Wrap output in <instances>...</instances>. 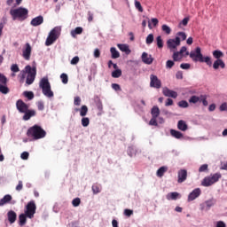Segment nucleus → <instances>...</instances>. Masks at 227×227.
Wrapping results in <instances>:
<instances>
[{
  "label": "nucleus",
  "instance_id": "obj_25",
  "mask_svg": "<svg viewBox=\"0 0 227 227\" xmlns=\"http://www.w3.org/2000/svg\"><path fill=\"white\" fill-rule=\"evenodd\" d=\"M177 129L179 130H182L183 132H185V130H187L188 126L187 123L185 122V121H179L177 122Z\"/></svg>",
  "mask_w": 227,
  "mask_h": 227
},
{
  "label": "nucleus",
  "instance_id": "obj_32",
  "mask_svg": "<svg viewBox=\"0 0 227 227\" xmlns=\"http://www.w3.org/2000/svg\"><path fill=\"white\" fill-rule=\"evenodd\" d=\"M151 114L153 118H159V114H160V110L159 106H153L151 110Z\"/></svg>",
  "mask_w": 227,
  "mask_h": 227
},
{
  "label": "nucleus",
  "instance_id": "obj_60",
  "mask_svg": "<svg viewBox=\"0 0 227 227\" xmlns=\"http://www.w3.org/2000/svg\"><path fill=\"white\" fill-rule=\"evenodd\" d=\"M175 62L173 60H168L166 63V68H173Z\"/></svg>",
  "mask_w": 227,
  "mask_h": 227
},
{
  "label": "nucleus",
  "instance_id": "obj_46",
  "mask_svg": "<svg viewBox=\"0 0 227 227\" xmlns=\"http://www.w3.org/2000/svg\"><path fill=\"white\" fill-rule=\"evenodd\" d=\"M178 106L182 107L183 109H187V107H189V103L185 100H182L178 102Z\"/></svg>",
  "mask_w": 227,
  "mask_h": 227
},
{
  "label": "nucleus",
  "instance_id": "obj_20",
  "mask_svg": "<svg viewBox=\"0 0 227 227\" xmlns=\"http://www.w3.org/2000/svg\"><path fill=\"white\" fill-rule=\"evenodd\" d=\"M23 114L24 121H27L28 120H31L33 116H36V111L28 109L26 112H24Z\"/></svg>",
  "mask_w": 227,
  "mask_h": 227
},
{
  "label": "nucleus",
  "instance_id": "obj_5",
  "mask_svg": "<svg viewBox=\"0 0 227 227\" xmlns=\"http://www.w3.org/2000/svg\"><path fill=\"white\" fill-rule=\"evenodd\" d=\"M59 35H61V27H55L53 29H51L45 41L46 47H50V45H52V43H54V42H56L58 38H59Z\"/></svg>",
  "mask_w": 227,
  "mask_h": 227
},
{
  "label": "nucleus",
  "instance_id": "obj_19",
  "mask_svg": "<svg viewBox=\"0 0 227 227\" xmlns=\"http://www.w3.org/2000/svg\"><path fill=\"white\" fill-rule=\"evenodd\" d=\"M30 24L34 27H36L38 26H42V24H43V16H37V17L32 19Z\"/></svg>",
  "mask_w": 227,
  "mask_h": 227
},
{
  "label": "nucleus",
  "instance_id": "obj_3",
  "mask_svg": "<svg viewBox=\"0 0 227 227\" xmlns=\"http://www.w3.org/2000/svg\"><path fill=\"white\" fill-rule=\"evenodd\" d=\"M39 88L42 89L43 95L47 98H54V92L51 89V82H49V77L44 76L39 82Z\"/></svg>",
  "mask_w": 227,
  "mask_h": 227
},
{
  "label": "nucleus",
  "instance_id": "obj_12",
  "mask_svg": "<svg viewBox=\"0 0 227 227\" xmlns=\"http://www.w3.org/2000/svg\"><path fill=\"white\" fill-rule=\"evenodd\" d=\"M33 49L31 48V44L29 43H27L25 46L22 49V57L26 61H29L31 59V52Z\"/></svg>",
  "mask_w": 227,
  "mask_h": 227
},
{
  "label": "nucleus",
  "instance_id": "obj_35",
  "mask_svg": "<svg viewBox=\"0 0 227 227\" xmlns=\"http://www.w3.org/2000/svg\"><path fill=\"white\" fill-rule=\"evenodd\" d=\"M110 52L112 54L113 59H118V58H120V51H118V50H116V48L112 47L110 49Z\"/></svg>",
  "mask_w": 227,
  "mask_h": 227
},
{
  "label": "nucleus",
  "instance_id": "obj_42",
  "mask_svg": "<svg viewBox=\"0 0 227 227\" xmlns=\"http://www.w3.org/2000/svg\"><path fill=\"white\" fill-rule=\"evenodd\" d=\"M112 77H114V79H118L119 77H121V69L113 71Z\"/></svg>",
  "mask_w": 227,
  "mask_h": 227
},
{
  "label": "nucleus",
  "instance_id": "obj_33",
  "mask_svg": "<svg viewBox=\"0 0 227 227\" xmlns=\"http://www.w3.org/2000/svg\"><path fill=\"white\" fill-rule=\"evenodd\" d=\"M0 93H2L3 95H8V93H10V89L8 88V86H6V84L0 83Z\"/></svg>",
  "mask_w": 227,
  "mask_h": 227
},
{
  "label": "nucleus",
  "instance_id": "obj_39",
  "mask_svg": "<svg viewBox=\"0 0 227 227\" xmlns=\"http://www.w3.org/2000/svg\"><path fill=\"white\" fill-rule=\"evenodd\" d=\"M190 104H198V102H201V98L198 96H192L189 99Z\"/></svg>",
  "mask_w": 227,
  "mask_h": 227
},
{
  "label": "nucleus",
  "instance_id": "obj_24",
  "mask_svg": "<svg viewBox=\"0 0 227 227\" xmlns=\"http://www.w3.org/2000/svg\"><path fill=\"white\" fill-rule=\"evenodd\" d=\"M170 134L176 139H182L184 137V134L176 129H170Z\"/></svg>",
  "mask_w": 227,
  "mask_h": 227
},
{
  "label": "nucleus",
  "instance_id": "obj_8",
  "mask_svg": "<svg viewBox=\"0 0 227 227\" xmlns=\"http://www.w3.org/2000/svg\"><path fill=\"white\" fill-rule=\"evenodd\" d=\"M25 214L28 219H33L36 214V203L35 200L29 201L25 207Z\"/></svg>",
  "mask_w": 227,
  "mask_h": 227
},
{
  "label": "nucleus",
  "instance_id": "obj_7",
  "mask_svg": "<svg viewBox=\"0 0 227 227\" xmlns=\"http://www.w3.org/2000/svg\"><path fill=\"white\" fill-rule=\"evenodd\" d=\"M219 178H221V174L219 173L210 175L203 179L201 185H203V187H210V185H214L215 182H219Z\"/></svg>",
  "mask_w": 227,
  "mask_h": 227
},
{
  "label": "nucleus",
  "instance_id": "obj_45",
  "mask_svg": "<svg viewBox=\"0 0 227 227\" xmlns=\"http://www.w3.org/2000/svg\"><path fill=\"white\" fill-rule=\"evenodd\" d=\"M145 43L147 45H151V43H153V34H149L145 39Z\"/></svg>",
  "mask_w": 227,
  "mask_h": 227
},
{
  "label": "nucleus",
  "instance_id": "obj_2",
  "mask_svg": "<svg viewBox=\"0 0 227 227\" xmlns=\"http://www.w3.org/2000/svg\"><path fill=\"white\" fill-rule=\"evenodd\" d=\"M10 15L12 20H19L24 22L29 15V10L25 7L12 8L10 10Z\"/></svg>",
  "mask_w": 227,
  "mask_h": 227
},
{
  "label": "nucleus",
  "instance_id": "obj_13",
  "mask_svg": "<svg viewBox=\"0 0 227 227\" xmlns=\"http://www.w3.org/2000/svg\"><path fill=\"white\" fill-rule=\"evenodd\" d=\"M150 86L151 88H156V90L160 89L162 86V83L160 82V80H159V77L155 74H151L150 75Z\"/></svg>",
  "mask_w": 227,
  "mask_h": 227
},
{
  "label": "nucleus",
  "instance_id": "obj_37",
  "mask_svg": "<svg viewBox=\"0 0 227 227\" xmlns=\"http://www.w3.org/2000/svg\"><path fill=\"white\" fill-rule=\"evenodd\" d=\"M86 114H88V106L86 105H83L80 108V116H82V118H84Z\"/></svg>",
  "mask_w": 227,
  "mask_h": 227
},
{
  "label": "nucleus",
  "instance_id": "obj_21",
  "mask_svg": "<svg viewBox=\"0 0 227 227\" xmlns=\"http://www.w3.org/2000/svg\"><path fill=\"white\" fill-rule=\"evenodd\" d=\"M142 61L145 65H152L153 63V59L152 58V55H149L146 52L142 53Z\"/></svg>",
  "mask_w": 227,
  "mask_h": 227
},
{
  "label": "nucleus",
  "instance_id": "obj_44",
  "mask_svg": "<svg viewBox=\"0 0 227 227\" xmlns=\"http://www.w3.org/2000/svg\"><path fill=\"white\" fill-rule=\"evenodd\" d=\"M0 84H8V78L3 73H0Z\"/></svg>",
  "mask_w": 227,
  "mask_h": 227
},
{
  "label": "nucleus",
  "instance_id": "obj_18",
  "mask_svg": "<svg viewBox=\"0 0 227 227\" xmlns=\"http://www.w3.org/2000/svg\"><path fill=\"white\" fill-rule=\"evenodd\" d=\"M187 180V170L181 169L177 173V182L178 184H184Z\"/></svg>",
  "mask_w": 227,
  "mask_h": 227
},
{
  "label": "nucleus",
  "instance_id": "obj_62",
  "mask_svg": "<svg viewBox=\"0 0 227 227\" xmlns=\"http://www.w3.org/2000/svg\"><path fill=\"white\" fill-rule=\"evenodd\" d=\"M77 63H79V57L76 56L71 59V65H77Z\"/></svg>",
  "mask_w": 227,
  "mask_h": 227
},
{
  "label": "nucleus",
  "instance_id": "obj_64",
  "mask_svg": "<svg viewBox=\"0 0 227 227\" xmlns=\"http://www.w3.org/2000/svg\"><path fill=\"white\" fill-rule=\"evenodd\" d=\"M220 111H227V103H223L220 107H219Z\"/></svg>",
  "mask_w": 227,
  "mask_h": 227
},
{
  "label": "nucleus",
  "instance_id": "obj_53",
  "mask_svg": "<svg viewBox=\"0 0 227 227\" xmlns=\"http://www.w3.org/2000/svg\"><path fill=\"white\" fill-rule=\"evenodd\" d=\"M92 192L93 194H98L100 192V187L97 184L92 185Z\"/></svg>",
  "mask_w": 227,
  "mask_h": 227
},
{
  "label": "nucleus",
  "instance_id": "obj_49",
  "mask_svg": "<svg viewBox=\"0 0 227 227\" xmlns=\"http://www.w3.org/2000/svg\"><path fill=\"white\" fill-rule=\"evenodd\" d=\"M136 154V149L132 146L128 148V155L129 157H134V155Z\"/></svg>",
  "mask_w": 227,
  "mask_h": 227
},
{
  "label": "nucleus",
  "instance_id": "obj_36",
  "mask_svg": "<svg viewBox=\"0 0 227 227\" xmlns=\"http://www.w3.org/2000/svg\"><path fill=\"white\" fill-rule=\"evenodd\" d=\"M173 52L174 53H173L172 58H173L174 61H180V59H182L184 58V55L180 51H175Z\"/></svg>",
  "mask_w": 227,
  "mask_h": 227
},
{
  "label": "nucleus",
  "instance_id": "obj_14",
  "mask_svg": "<svg viewBox=\"0 0 227 227\" xmlns=\"http://www.w3.org/2000/svg\"><path fill=\"white\" fill-rule=\"evenodd\" d=\"M16 107H17L19 113H21L22 114H23V113H26L29 109V106H27V104L24 103V101H22V99H19L16 102Z\"/></svg>",
  "mask_w": 227,
  "mask_h": 227
},
{
  "label": "nucleus",
  "instance_id": "obj_43",
  "mask_svg": "<svg viewBox=\"0 0 227 227\" xmlns=\"http://www.w3.org/2000/svg\"><path fill=\"white\" fill-rule=\"evenodd\" d=\"M60 79L63 84H68V75L65 73L60 74Z\"/></svg>",
  "mask_w": 227,
  "mask_h": 227
},
{
  "label": "nucleus",
  "instance_id": "obj_38",
  "mask_svg": "<svg viewBox=\"0 0 227 227\" xmlns=\"http://www.w3.org/2000/svg\"><path fill=\"white\" fill-rule=\"evenodd\" d=\"M156 44L158 49H162V47H164V42L162 41V36L158 35L156 37Z\"/></svg>",
  "mask_w": 227,
  "mask_h": 227
},
{
  "label": "nucleus",
  "instance_id": "obj_17",
  "mask_svg": "<svg viewBox=\"0 0 227 227\" xmlns=\"http://www.w3.org/2000/svg\"><path fill=\"white\" fill-rule=\"evenodd\" d=\"M200 195L201 190L200 188H196L188 195V201H194V200L200 198Z\"/></svg>",
  "mask_w": 227,
  "mask_h": 227
},
{
  "label": "nucleus",
  "instance_id": "obj_23",
  "mask_svg": "<svg viewBox=\"0 0 227 227\" xmlns=\"http://www.w3.org/2000/svg\"><path fill=\"white\" fill-rule=\"evenodd\" d=\"M8 221L11 224H13L15 221H17V213L15 211L11 210L7 213Z\"/></svg>",
  "mask_w": 227,
  "mask_h": 227
},
{
  "label": "nucleus",
  "instance_id": "obj_15",
  "mask_svg": "<svg viewBox=\"0 0 227 227\" xmlns=\"http://www.w3.org/2000/svg\"><path fill=\"white\" fill-rule=\"evenodd\" d=\"M181 199H182V194H180L177 192H171L166 195V200H168V201H176L177 200H181Z\"/></svg>",
  "mask_w": 227,
  "mask_h": 227
},
{
  "label": "nucleus",
  "instance_id": "obj_57",
  "mask_svg": "<svg viewBox=\"0 0 227 227\" xmlns=\"http://www.w3.org/2000/svg\"><path fill=\"white\" fill-rule=\"evenodd\" d=\"M176 35H177L178 38H181V40H186L187 39V35H185L184 32H178Z\"/></svg>",
  "mask_w": 227,
  "mask_h": 227
},
{
  "label": "nucleus",
  "instance_id": "obj_61",
  "mask_svg": "<svg viewBox=\"0 0 227 227\" xmlns=\"http://www.w3.org/2000/svg\"><path fill=\"white\" fill-rule=\"evenodd\" d=\"M200 102H202L205 107L208 106V101H207V98L205 96H200Z\"/></svg>",
  "mask_w": 227,
  "mask_h": 227
},
{
  "label": "nucleus",
  "instance_id": "obj_9",
  "mask_svg": "<svg viewBox=\"0 0 227 227\" xmlns=\"http://www.w3.org/2000/svg\"><path fill=\"white\" fill-rule=\"evenodd\" d=\"M181 43L180 37L176 36L175 39H168L167 41V47L169 49L170 52H175L177 47H179Z\"/></svg>",
  "mask_w": 227,
  "mask_h": 227
},
{
  "label": "nucleus",
  "instance_id": "obj_52",
  "mask_svg": "<svg viewBox=\"0 0 227 227\" xmlns=\"http://www.w3.org/2000/svg\"><path fill=\"white\" fill-rule=\"evenodd\" d=\"M11 70L12 72H13L14 74H17V72H20V69L19 68V66L17 64H12L11 66Z\"/></svg>",
  "mask_w": 227,
  "mask_h": 227
},
{
  "label": "nucleus",
  "instance_id": "obj_22",
  "mask_svg": "<svg viewBox=\"0 0 227 227\" xmlns=\"http://www.w3.org/2000/svg\"><path fill=\"white\" fill-rule=\"evenodd\" d=\"M220 68H225L226 67V64H224V61H223V59H216L215 60V62L213 63V68L214 70H219Z\"/></svg>",
  "mask_w": 227,
  "mask_h": 227
},
{
  "label": "nucleus",
  "instance_id": "obj_26",
  "mask_svg": "<svg viewBox=\"0 0 227 227\" xmlns=\"http://www.w3.org/2000/svg\"><path fill=\"white\" fill-rule=\"evenodd\" d=\"M10 201H12V195L7 194L4 196V198L0 200V207L6 205V203H10Z\"/></svg>",
  "mask_w": 227,
  "mask_h": 227
},
{
  "label": "nucleus",
  "instance_id": "obj_4",
  "mask_svg": "<svg viewBox=\"0 0 227 227\" xmlns=\"http://www.w3.org/2000/svg\"><path fill=\"white\" fill-rule=\"evenodd\" d=\"M27 136L33 137V139H43L47 136V132L38 125H34L27 129Z\"/></svg>",
  "mask_w": 227,
  "mask_h": 227
},
{
  "label": "nucleus",
  "instance_id": "obj_30",
  "mask_svg": "<svg viewBox=\"0 0 227 227\" xmlns=\"http://www.w3.org/2000/svg\"><path fill=\"white\" fill-rule=\"evenodd\" d=\"M200 63H206L207 65V67H212V58L207 56V57H201L200 60Z\"/></svg>",
  "mask_w": 227,
  "mask_h": 227
},
{
  "label": "nucleus",
  "instance_id": "obj_10",
  "mask_svg": "<svg viewBox=\"0 0 227 227\" xmlns=\"http://www.w3.org/2000/svg\"><path fill=\"white\" fill-rule=\"evenodd\" d=\"M186 56H190L192 61H200L203 54L201 53V48L197 47L195 51H192L190 53L186 51Z\"/></svg>",
  "mask_w": 227,
  "mask_h": 227
},
{
  "label": "nucleus",
  "instance_id": "obj_54",
  "mask_svg": "<svg viewBox=\"0 0 227 227\" xmlns=\"http://www.w3.org/2000/svg\"><path fill=\"white\" fill-rule=\"evenodd\" d=\"M73 207H79L81 205V199L75 198L72 200Z\"/></svg>",
  "mask_w": 227,
  "mask_h": 227
},
{
  "label": "nucleus",
  "instance_id": "obj_40",
  "mask_svg": "<svg viewBox=\"0 0 227 227\" xmlns=\"http://www.w3.org/2000/svg\"><path fill=\"white\" fill-rule=\"evenodd\" d=\"M23 95L28 100H33L35 98V93H33V91H24Z\"/></svg>",
  "mask_w": 227,
  "mask_h": 227
},
{
  "label": "nucleus",
  "instance_id": "obj_16",
  "mask_svg": "<svg viewBox=\"0 0 227 227\" xmlns=\"http://www.w3.org/2000/svg\"><path fill=\"white\" fill-rule=\"evenodd\" d=\"M162 93L164 97H168L171 98H176V97H178V93L176 91L171 90L168 87H164L162 89Z\"/></svg>",
  "mask_w": 227,
  "mask_h": 227
},
{
  "label": "nucleus",
  "instance_id": "obj_50",
  "mask_svg": "<svg viewBox=\"0 0 227 227\" xmlns=\"http://www.w3.org/2000/svg\"><path fill=\"white\" fill-rule=\"evenodd\" d=\"M149 125L153 127H157L159 123L157 122V117H152V119L149 121Z\"/></svg>",
  "mask_w": 227,
  "mask_h": 227
},
{
  "label": "nucleus",
  "instance_id": "obj_34",
  "mask_svg": "<svg viewBox=\"0 0 227 227\" xmlns=\"http://www.w3.org/2000/svg\"><path fill=\"white\" fill-rule=\"evenodd\" d=\"M82 27H78L75 29L71 30V36L73 38H75V36H77V35H82Z\"/></svg>",
  "mask_w": 227,
  "mask_h": 227
},
{
  "label": "nucleus",
  "instance_id": "obj_27",
  "mask_svg": "<svg viewBox=\"0 0 227 227\" xmlns=\"http://www.w3.org/2000/svg\"><path fill=\"white\" fill-rule=\"evenodd\" d=\"M117 47L121 51V52H125V54L130 53V49L128 44H117Z\"/></svg>",
  "mask_w": 227,
  "mask_h": 227
},
{
  "label": "nucleus",
  "instance_id": "obj_1",
  "mask_svg": "<svg viewBox=\"0 0 227 227\" xmlns=\"http://www.w3.org/2000/svg\"><path fill=\"white\" fill-rule=\"evenodd\" d=\"M21 79H26V84L27 86H31L35 82V79H36V67H31V66L27 65L25 67L24 70H22L20 74Z\"/></svg>",
  "mask_w": 227,
  "mask_h": 227
},
{
  "label": "nucleus",
  "instance_id": "obj_28",
  "mask_svg": "<svg viewBox=\"0 0 227 227\" xmlns=\"http://www.w3.org/2000/svg\"><path fill=\"white\" fill-rule=\"evenodd\" d=\"M167 171H168V167L163 166L157 170L156 175L157 176H159V178H162V176H164V173H166Z\"/></svg>",
  "mask_w": 227,
  "mask_h": 227
},
{
  "label": "nucleus",
  "instance_id": "obj_41",
  "mask_svg": "<svg viewBox=\"0 0 227 227\" xmlns=\"http://www.w3.org/2000/svg\"><path fill=\"white\" fill-rule=\"evenodd\" d=\"M161 31H163L165 35H171V27L168 25H162Z\"/></svg>",
  "mask_w": 227,
  "mask_h": 227
},
{
  "label": "nucleus",
  "instance_id": "obj_11",
  "mask_svg": "<svg viewBox=\"0 0 227 227\" xmlns=\"http://www.w3.org/2000/svg\"><path fill=\"white\" fill-rule=\"evenodd\" d=\"M215 205V199H209L207 200H206L204 203L200 205V208L201 210V212H208V210L210 208H212V207H214Z\"/></svg>",
  "mask_w": 227,
  "mask_h": 227
},
{
  "label": "nucleus",
  "instance_id": "obj_31",
  "mask_svg": "<svg viewBox=\"0 0 227 227\" xmlns=\"http://www.w3.org/2000/svg\"><path fill=\"white\" fill-rule=\"evenodd\" d=\"M19 220H20V226H24V224H26V223L27 222V215H26V213L20 215Z\"/></svg>",
  "mask_w": 227,
  "mask_h": 227
},
{
  "label": "nucleus",
  "instance_id": "obj_47",
  "mask_svg": "<svg viewBox=\"0 0 227 227\" xmlns=\"http://www.w3.org/2000/svg\"><path fill=\"white\" fill-rule=\"evenodd\" d=\"M135 8L138 10V12L143 13V6L141 5V3L137 0H135Z\"/></svg>",
  "mask_w": 227,
  "mask_h": 227
},
{
  "label": "nucleus",
  "instance_id": "obj_59",
  "mask_svg": "<svg viewBox=\"0 0 227 227\" xmlns=\"http://www.w3.org/2000/svg\"><path fill=\"white\" fill-rule=\"evenodd\" d=\"M134 214V211L131 209H124V215H126V217H130V215H132Z\"/></svg>",
  "mask_w": 227,
  "mask_h": 227
},
{
  "label": "nucleus",
  "instance_id": "obj_51",
  "mask_svg": "<svg viewBox=\"0 0 227 227\" xmlns=\"http://www.w3.org/2000/svg\"><path fill=\"white\" fill-rule=\"evenodd\" d=\"M204 171H208V164H203L199 168V173H204Z\"/></svg>",
  "mask_w": 227,
  "mask_h": 227
},
{
  "label": "nucleus",
  "instance_id": "obj_63",
  "mask_svg": "<svg viewBox=\"0 0 227 227\" xmlns=\"http://www.w3.org/2000/svg\"><path fill=\"white\" fill-rule=\"evenodd\" d=\"M74 106H81V98L75 97L74 101Z\"/></svg>",
  "mask_w": 227,
  "mask_h": 227
},
{
  "label": "nucleus",
  "instance_id": "obj_56",
  "mask_svg": "<svg viewBox=\"0 0 227 227\" xmlns=\"http://www.w3.org/2000/svg\"><path fill=\"white\" fill-rule=\"evenodd\" d=\"M20 158L22 159V160H27V159H29V153L27 152H23L20 154Z\"/></svg>",
  "mask_w": 227,
  "mask_h": 227
},
{
  "label": "nucleus",
  "instance_id": "obj_58",
  "mask_svg": "<svg viewBox=\"0 0 227 227\" xmlns=\"http://www.w3.org/2000/svg\"><path fill=\"white\" fill-rule=\"evenodd\" d=\"M180 68H182L183 70H189V68H191V64L183 63L180 65Z\"/></svg>",
  "mask_w": 227,
  "mask_h": 227
},
{
  "label": "nucleus",
  "instance_id": "obj_48",
  "mask_svg": "<svg viewBox=\"0 0 227 227\" xmlns=\"http://www.w3.org/2000/svg\"><path fill=\"white\" fill-rule=\"evenodd\" d=\"M82 125L83 127H88L90 125V118L88 117H82Z\"/></svg>",
  "mask_w": 227,
  "mask_h": 227
},
{
  "label": "nucleus",
  "instance_id": "obj_55",
  "mask_svg": "<svg viewBox=\"0 0 227 227\" xmlns=\"http://www.w3.org/2000/svg\"><path fill=\"white\" fill-rule=\"evenodd\" d=\"M37 109L39 111H43V109H45V105L43 104V101L37 102Z\"/></svg>",
  "mask_w": 227,
  "mask_h": 227
},
{
  "label": "nucleus",
  "instance_id": "obj_29",
  "mask_svg": "<svg viewBox=\"0 0 227 227\" xmlns=\"http://www.w3.org/2000/svg\"><path fill=\"white\" fill-rule=\"evenodd\" d=\"M213 57L215 59H221V58H224V53L221 50H215L213 51Z\"/></svg>",
  "mask_w": 227,
  "mask_h": 227
},
{
  "label": "nucleus",
  "instance_id": "obj_6",
  "mask_svg": "<svg viewBox=\"0 0 227 227\" xmlns=\"http://www.w3.org/2000/svg\"><path fill=\"white\" fill-rule=\"evenodd\" d=\"M59 35H61V27H55L53 29H51L45 41L46 47H50V45H52V43H54V42H56L58 38H59Z\"/></svg>",
  "mask_w": 227,
  "mask_h": 227
}]
</instances>
